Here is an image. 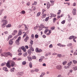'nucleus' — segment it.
I'll return each mask as SVG.
<instances>
[{
    "mask_svg": "<svg viewBox=\"0 0 77 77\" xmlns=\"http://www.w3.org/2000/svg\"><path fill=\"white\" fill-rule=\"evenodd\" d=\"M1 22H2V23H5L2 25V27H3V28L5 27L6 24L8 23V21H7V20H2L1 21Z\"/></svg>",
    "mask_w": 77,
    "mask_h": 77,
    "instance_id": "nucleus-1",
    "label": "nucleus"
},
{
    "mask_svg": "<svg viewBox=\"0 0 77 77\" xmlns=\"http://www.w3.org/2000/svg\"><path fill=\"white\" fill-rule=\"evenodd\" d=\"M15 43L17 45H20V37H18V39L15 41Z\"/></svg>",
    "mask_w": 77,
    "mask_h": 77,
    "instance_id": "nucleus-2",
    "label": "nucleus"
},
{
    "mask_svg": "<svg viewBox=\"0 0 77 77\" xmlns=\"http://www.w3.org/2000/svg\"><path fill=\"white\" fill-rule=\"evenodd\" d=\"M10 63L11 64V66H12V67H14L15 65V63L13 61H11Z\"/></svg>",
    "mask_w": 77,
    "mask_h": 77,
    "instance_id": "nucleus-3",
    "label": "nucleus"
},
{
    "mask_svg": "<svg viewBox=\"0 0 77 77\" xmlns=\"http://www.w3.org/2000/svg\"><path fill=\"white\" fill-rule=\"evenodd\" d=\"M62 66L60 65H58L56 67L57 69H59V70L61 69H62Z\"/></svg>",
    "mask_w": 77,
    "mask_h": 77,
    "instance_id": "nucleus-4",
    "label": "nucleus"
},
{
    "mask_svg": "<svg viewBox=\"0 0 77 77\" xmlns=\"http://www.w3.org/2000/svg\"><path fill=\"white\" fill-rule=\"evenodd\" d=\"M76 9H73L72 11V13L73 14V15H76Z\"/></svg>",
    "mask_w": 77,
    "mask_h": 77,
    "instance_id": "nucleus-5",
    "label": "nucleus"
},
{
    "mask_svg": "<svg viewBox=\"0 0 77 77\" xmlns=\"http://www.w3.org/2000/svg\"><path fill=\"white\" fill-rule=\"evenodd\" d=\"M47 8L49 9V8H50V6L51 5V4H50L49 2H47Z\"/></svg>",
    "mask_w": 77,
    "mask_h": 77,
    "instance_id": "nucleus-6",
    "label": "nucleus"
},
{
    "mask_svg": "<svg viewBox=\"0 0 77 77\" xmlns=\"http://www.w3.org/2000/svg\"><path fill=\"white\" fill-rule=\"evenodd\" d=\"M20 48H21L24 52L26 51V49L25 48V47H20Z\"/></svg>",
    "mask_w": 77,
    "mask_h": 77,
    "instance_id": "nucleus-7",
    "label": "nucleus"
},
{
    "mask_svg": "<svg viewBox=\"0 0 77 77\" xmlns=\"http://www.w3.org/2000/svg\"><path fill=\"white\" fill-rule=\"evenodd\" d=\"M8 56H11V57H12V54H11L10 52H8L7 53V57Z\"/></svg>",
    "mask_w": 77,
    "mask_h": 77,
    "instance_id": "nucleus-8",
    "label": "nucleus"
},
{
    "mask_svg": "<svg viewBox=\"0 0 77 77\" xmlns=\"http://www.w3.org/2000/svg\"><path fill=\"white\" fill-rule=\"evenodd\" d=\"M50 15L51 16L50 17L51 18V17H56V14H54L53 13H51Z\"/></svg>",
    "mask_w": 77,
    "mask_h": 77,
    "instance_id": "nucleus-9",
    "label": "nucleus"
},
{
    "mask_svg": "<svg viewBox=\"0 0 77 77\" xmlns=\"http://www.w3.org/2000/svg\"><path fill=\"white\" fill-rule=\"evenodd\" d=\"M1 56H4V57H7V53H4L1 54Z\"/></svg>",
    "mask_w": 77,
    "mask_h": 77,
    "instance_id": "nucleus-10",
    "label": "nucleus"
},
{
    "mask_svg": "<svg viewBox=\"0 0 77 77\" xmlns=\"http://www.w3.org/2000/svg\"><path fill=\"white\" fill-rule=\"evenodd\" d=\"M50 2L51 3V6H53V5H54V1L50 0Z\"/></svg>",
    "mask_w": 77,
    "mask_h": 77,
    "instance_id": "nucleus-11",
    "label": "nucleus"
},
{
    "mask_svg": "<svg viewBox=\"0 0 77 77\" xmlns=\"http://www.w3.org/2000/svg\"><path fill=\"white\" fill-rule=\"evenodd\" d=\"M2 69L3 70H4L5 71H6V72H7V71H8V69L6 67H3L2 68Z\"/></svg>",
    "mask_w": 77,
    "mask_h": 77,
    "instance_id": "nucleus-12",
    "label": "nucleus"
},
{
    "mask_svg": "<svg viewBox=\"0 0 77 77\" xmlns=\"http://www.w3.org/2000/svg\"><path fill=\"white\" fill-rule=\"evenodd\" d=\"M29 37L28 36H26V37L24 39V41L25 42H27V40H29Z\"/></svg>",
    "mask_w": 77,
    "mask_h": 77,
    "instance_id": "nucleus-13",
    "label": "nucleus"
},
{
    "mask_svg": "<svg viewBox=\"0 0 77 77\" xmlns=\"http://www.w3.org/2000/svg\"><path fill=\"white\" fill-rule=\"evenodd\" d=\"M6 66L8 67V68H11V66H10V63L9 62H8L6 64Z\"/></svg>",
    "mask_w": 77,
    "mask_h": 77,
    "instance_id": "nucleus-14",
    "label": "nucleus"
},
{
    "mask_svg": "<svg viewBox=\"0 0 77 77\" xmlns=\"http://www.w3.org/2000/svg\"><path fill=\"white\" fill-rule=\"evenodd\" d=\"M17 33V30H15L13 31V32L12 33V35H15Z\"/></svg>",
    "mask_w": 77,
    "mask_h": 77,
    "instance_id": "nucleus-15",
    "label": "nucleus"
},
{
    "mask_svg": "<svg viewBox=\"0 0 77 77\" xmlns=\"http://www.w3.org/2000/svg\"><path fill=\"white\" fill-rule=\"evenodd\" d=\"M74 35H72L70 36L69 37V39L70 40H71V39H73V38H74Z\"/></svg>",
    "mask_w": 77,
    "mask_h": 77,
    "instance_id": "nucleus-16",
    "label": "nucleus"
},
{
    "mask_svg": "<svg viewBox=\"0 0 77 77\" xmlns=\"http://www.w3.org/2000/svg\"><path fill=\"white\" fill-rule=\"evenodd\" d=\"M28 54H27V52H25L23 54V56L24 57H26L28 55Z\"/></svg>",
    "mask_w": 77,
    "mask_h": 77,
    "instance_id": "nucleus-17",
    "label": "nucleus"
},
{
    "mask_svg": "<svg viewBox=\"0 0 77 77\" xmlns=\"http://www.w3.org/2000/svg\"><path fill=\"white\" fill-rule=\"evenodd\" d=\"M14 69H15V68L14 67L10 69L11 72H14Z\"/></svg>",
    "mask_w": 77,
    "mask_h": 77,
    "instance_id": "nucleus-18",
    "label": "nucleus"
},
{
    "mask_svg": "<svg viewBox=\"0 0 77 77\" xmlns=\"http://www.w3.org/2000/svg\"><path fill=\"white\" fill-rule=\"evenodd\" d=\"M27 58L28 59V60L29 61H31L32 60V57L30 56H28L27 57Z\"/></svg>",
    "mask_w": 77,
    "mask_h": 77,
    "instance_id": "nucleus-19",
    "label": "nucleus"
},
{
    "mask_svg": "<svg viewBox=\"0 0 77 77\" xmlns=\"http://www.w3.org/2000/svg\"><path fill=\"white\" fill-rule=\"evenodd\" d=\"M13 42H13V41H12V40H10V41L9 42V44H10V45H12V44H13Z\"/></svg>",
    "mask_w": 77,
    "mask_h": 77,
    "instance_id": "nucleus-20",
    "label": "nucleus"
},
{
    "mask_svg": "<svg viewBox=\"0 0 77 77\" xmlns=\"http://www.w3.org/2000/svg\"><path fill=\"white\" fill-rule=\"evenodd\" d=\"M72 69L74 70V71H76L77 70V66H75V67H72Z\"/></svg>",
    "mask_w": 77,
    "mask_h": 77,
    "instance_id": "nucleus-21",
    "label": "nucleus"
},
{
    "mask_svg": "<svg viewBox=\"0 0 77 77\" xmlns=\"http://www.w3.org/2000/svg\"><path fill=\"white\" fill-rule=\"evenodd\" d=\"M40 26L41 27H42V28H44V29H45L46 28V27L44 26V25L43 24H42L40 25Z\"/></svg>",
    "mask_w": 77,
    "mask_h": 77,
    "instance_id": "nucleus-22",
    "label": "nucleus"
},
{
    "mask_svg": "<svg viewBox=\"0 0 77 77\" xmlns=\"http://www.w3.org/2000/svg\"><path fill=\"white\" fill-rule=\"evenodd\" d=\"M18 36H20V31H19L18 35H16V36L14 37V39H16L17 38V37H18Z\"/></svg>",
    "mask_w": 77,
    "mask_h": 77,
    "instance_id": "nucleus-23",
    "label": "nucleus"
},
{
    "mask_svg": "<svg viewBox=\"0 0 77 77\" xmlns=\"http://www.w3.org/2000/svg\"><path fill=\"white\" fill-rule=\"evenodd\" d=\"M46 16H47V14H45L42 15V18H45L46 17Z\"/></svg>",
    "mask_w": 77,
    "mask_h": 77,
    "instance_id": "nucleus-24",
    "label": "nucleus"
},
{
    "mask_svg": "<svg viewBox=\"0 0 77 77\" xmlns=\"http://www.w3.org/2000/svg\"><path fill=\"white\" fill-rule=\"evenodd\" d=\"M72 62L74 64H76L77 63V61L75 60H73Z\"/></svg>",
    "mask_w": 77,
    "mask_h": 77,
    "instance_id": "nucleus-25",
    "label": "nucleus"
},
{
    "mask_svg": "<svg viewBox=\"0 0 77 77\" xmlns=\"http://www.w3.org/2000/svg\"><path fill=\"white\" fill-rule=\"evenodd\" d=\"M40 15H41V12H38L37 14L36 17H39V16H40Z\"/></svg>",
    "mask_w": 77,
    "mask_h": 77,
    "instance_id": "nucleus-26",
    "label": "nucleus"
},
{
    "mask_svg": "<svg viewBox=\"0 0 77 77\" xmlns=\"http://www.w3.org/2000/svg\"><path fill=\"white\" fill-rule=\"evenodd\" d=\"M50 29L51 30H53L55 29V27L54 26H52L51 27Z\"/></svg>",
    "mask_w": 77,
    "mask_h": 77,
    "instance_id": "nucleus-27",
    "label": "nucleus"
},
{
    "mask_svg": "<svg viewBox=\"0 0 77 77\" xmlns=\"http://www.w3.org/2000/svg\"><path fill=\"white\" fill-rule=\"evenodd\" d=\"M11 27V24H8L6 26V27H7V28H8V27Z\"/></svg>",
    "mask_w": 77,
    "mask_h": 77,
    "instance_id": "nucleus-28",
    "label": "nucleus"
},
{
    "mask_svg": "<svg viewBox=\"0 0 77 77\" xmlns=\"http://www.w3.org/2000/svg\"><path fill=\"white\" fill-rule=\"evenodd\" d=\"M29 66L30 68H32V64L31 62H30L29 63Z\"/></svg>",
    "mask_w": 77,
    "mask_h": 77,
    "instance_id": "nucleus-29",
    "label": "nucleus"
},
{
    "mask_svg": "<svg viewBox=\"0 0 77 77\" xmlns=\"http://www.w3.org/2000/svg\"><path fill=\"white\" fill-rule=\"evenodd\" d=\"M71 64H72V61H70L67 64V65H68V66H70Z\"/></svg>",
    "mask_w": 77,
    "mask_h": 77,
    "instance_id": "nucleus-30",
    "label": "nucleus"
},
{
    "mask_svg": "<svg viewBox=\"0 0 77 77\" xmlns=\"http://www.w3.org/2000/svg\"><path fill=\"white\" fill-rule=\"evenodd\" d=\"M66 63H67V61H64L63 63V65H66Z\"/></svg>",
    "mask_w": 77,
    "mask_h": 77,
    "instance_id": "nucleus-31",
    "label": "nucleus"
},
{
    "mask_svg": "<svg viewBox=\"0 0 77 77\" xmlns=\"http://www.w3.org/2000/svg\"><path fill=\"white\" fill-rule=\"evenodd\" d=\"M22 64L23 65H25L26 64V62L25 61H23L22 63Z\"/></svg>",
    "mask_w": 77,
    "mask_h": 77,
    "instance_id": "nucleus-32",
    "label": "nucleus"
},
{
    "mask_svg": "<svg viewBox=\"0 0 77 77\" xmlns=\"http://www.w3.org/2000/svg\"><path fill=\"white\" fill-rule=\"evenodd\" d=\"M24 26H25V29L26 30H28V28H27V26H26V25L25 24H24Z\"/></svg>",
    "mask_w": 77,
    "mask_h": 77,
    "instance_id": "nucleus-33",
    "label": "nucleus"
},
{
    "mask_svg": "<svg viewBox=\"0 0 77 77\" xmlns=\"http://www.w3.org/2000/svg\"><path fill=\"white\" fill-rule=\"evenodd\" d=\"M57 57H58L59 58H60L62 57V55L61 54H58L57 55Z\"/></svg>",
    "mask_w": 77,
    "mask_h": 77,
    "instance_id": "nucleus-34",
    "label": "nucleus"
},
{
    "mask_svg": "<svg viewBox=\"0 0 77 77\" xmlns=\"http://www.w3.org/2000/svg\"><path fill=\"white\" fill-rule=\"evenodd\" d=\"M24 73L23 72H20V76H22L23 75Z\"/></svg>",
    "mask_w": 77,
    "mask_h": 77,
    "instance_id": "nucleus-35",
    "label": "nucleus"
},
{
    "mask_svg": "<svg viewBox=\"0 0 77 77\" xmlns=\"http://www.w3.org/2000/svg\"><path fill=\"white\" fill-rule=\"evenodd\" d=\"M49 17H47L45 18V21H48V19H49Z\"/></svg>",
    "mask_w": 77,
    "mask_h": 77,
    "instance_id": "nucleus-36",
    "label": "nucleus"
},
{
    "mask_svg": "<svg viewBox=\"0 0 77 77\" xmlns=\"http://www.w3.org/2000/svg\"><path fill=\"white\" fill-rule=\"evenodd\" d=\"M33 41L32 40H31L30 43V44L31 45H33Z\"/></svg>",
    "mask_w": 77,
    "mask_h": 77,
    "instance_id": "nucleus-37",
    "label": "nucleus"
},
{
    "mask_svg": "<svg viewBox=\"0 0 77 77\" xmlns=\"http://www.w3.org/2000/svg\"><path fill=\"white\" fill-rule=\"evenodd\" d=\"M61 23L62 24H65V20H63L61 22Z\"/></svg>",
    "mask_w": 77,
    "mask_h": 77,
    "instance_id": "nucleus-38",
    "label": "nucleus"
},
{
    "mask_svg": "<svg viewBox=\"0 0 77 77\" xmlns=\"http://www.w3.org/2000/svg\"><path fill=\"white\" fill-rule=\"evenodd\" d=\"M58 12H59L57 13V15H60V14L61 12V10H59L58 11Z\"/></svg>",
    "mask_w": 77,
    "mask_h": 77,
    "instance_id": "nucleus-39",
    "label": "nucleus"
},
{
    "mask_svg": "<svg viewBox=\"0 0 77 77\" xmlns=\"http://www.w3.org/2000/svg\"><path fill=\"white\" fill-rule=\"evenodd\" d=\"M5 64H6V63H3L1 64V66H4L5 65Z\"/></svg>",
    "mask_w": 77,
    "mask_h": 77,
    "instance_id": "nucleus-40",
    "label": "nucleus"
},
{
    "mask_svg": "<svg viewBox=\"0 0 77 77\" xmlns=\"http://www.w3.org/2000/svg\"><path fill=\"white\" fill-rule=\"evenodd\" d=\"M37 5V2H34V3L33 4H32V5Z\"/></svg>",
    "mask_w": 77,
    "mask_h": 77,
    "instance_id": "nucleus-41",
    "label": "nucleus"
},
{
    "mask_svg": "<svg viewBox=\"0 0 77 77\" xmlns=\"http://www.w3.org/2000/svg\"><path fill=\"white\" fill-rule=\"evenodd\" d=\"M64 67L65 69H68V68H69V66H64Z\"/></svg>",
    "mask_w": 77,
    "mask_h": 77,
    "instance_id": "nucleus-42",
    "label": "nucleus"
},
{
    "mask_svg": "<svg viewBox=\"0 0 77 77\" xmlns=\"http://www.w3.org/2000/svg\"><path fill=\"white\" fill-rule=\"evenodd\" d=\"M71 45H72V44L71 43H69L67 45L68 47H70V46H71Z\"/></svg>",
    "mask_w": 77,
    "mask_h": 77,
    "instance_id": "nucleus-43",
    "label": "nucleus"
},
{
    "mask_svg": "<svg viewBox=\"0 0 77 77\" xmlns=\"http://www.w3.org/2000/svg\"><path fill=\"white\" fill-rule=\"evenodd\" d=\"M45 11H46V10H45V9H43L42 10V14H44V12H45Z\"/></svg>",
    "mask_w": 77,
    "mask_h": 77,
    "instance_id": "nucleus-44",
    "label": "nucleus"
},
{
    "mask_svg": "<svg viewBox=\"0 0 77 77\" xmlns=\"http://www.w3.org/2000/svg\"><path fill=\"white\" fill-rule=\"evenodd\" d=\"M32 59H36V57L35 56H33L32 57Z\"/></svg>",
    "mask_w": 77,
    "mask_h": 77,
    "instance_id": "nucleus-45",
    "label": "nucleus"
},
{
    "mask_svg": "<svg viewBox=\"0 0 77 77\" xmlns=\"http://www.w3.org/2000/svg\"><path fill=\"white\" fill-rule=\"evenodd\" d=\"M62 44L60 43H58L57 45L58 46H59V47H62Z\"/></svg>",
    "mask_w": 77,
    "mask_h": 77,
    "instance_id": "nucleus-46",
    "label": "nucleus"
},
{
    "mask_svg": "<svg viewBox=\"0 0 77 77\" xmlns=\"http://www.w3.org/2000/svg\"><path fill=\"white\" fill-rule=\"evenodd\" d=\"M21 13L22 14H25L26 12L24 11H22Z\"/></svg>",
    "mask_w": 77,
    "mask_h": 77,
    "instance_id": "nucleus-47",
    "label": "nucleus"
},
{
    "mask_svg": "<svg viewBox=\"0 0 77 77\" xmlns=\"http://www.w3.org/2000/svg\"><path fill=\"white\" fill-rule=\"evenodd\" d=\"M35 72H38V71H39V69H35Z\"/></svg>",
    "mask_w": 77,
    "mask_h": 77,
    "instance_id": "nucleus-48",
    "label": "nucleus"
},
{
    "mask_svg": "<svg viewBox=\"0 0 77 77\" xmlns=\"http://www.w3.org/2000/svg\"><path fill=\"white\" fill-rule=\"evenodd\" d=\"M38 35L37 34H36L35 35V37L36 38H38Z\"/></svg>",
    "mask_w": 77,
    "mask_h": 77,
    "instance_id": "nucleus-49",
    "label": "nucleus"
},
{
    "mask_svg": "<svg viewBox=\"0 0 77 77\" xmlns=\"http://www.w3.org/2000/svg\"><path fill=\"white\" fill-rule=\"evenodd\" d=\"M32 45H29V48L30 49L32 48Z\"/></svg>",
    "mask_w": 77,
    "mask_h": 77,
    "instance_id": "nucleus-50",
    "label": "nucleus"
},
{
    "mask_svg": "<svg viewBox=\"0 0 77 77\" xmlns=\"http://www.w3.org/2000/svg\"><path fill=\"white\" fill-rule=\"evenodd\" d=\"M42 60H43V59L42 58H41L39 59V61L40 62H41L42 61Z\"/></svg>",
    "mask_w": 77,
    "mask_h": 77,
    "instance_id": "nucleus-51",
    "label": "nucleus"
},
{
    "mask_svg": "<svg viewBox=\"0 0 77 77\" xmlns=\"http://www.w3.org/2000/svg\"><path fill=\"white\" fill-rule=\"evenodd\" d=\"M49 48H53V45H52V44H51L49 46Z\"/></svg>",
    "mask_w": 77,
    "mask_h": 77,
    "instance_id": "nucleus-52",
    "label": "nucleus"
},
{
    "mask_svg": "<svg viewBox=\"0 0 77 77\" xmlns=\"http://www.w3.org/2000/svg\"><path fill=\"white\" fill-rule=\"evenodd\" d=\"M31 37L33 38V39H34V38H35V36H34V35H33V34L31 35Z\"/></svg>",
    "mask_w": 77,
    "mask_h": 77,
    "instance_id": "nucleus-53",
    "label": "nucleus"
},
{
    "mask_svg": "<svg viewBox=\"0 0 77 77\" xmlns=\"http://www.w3.org/2000/svg\"><path fill=\"white\" fill-rule=\"evenodd\" d=\"M56 20H57V19H56V18H55L53 19L54 23L55 21H56Z\"/></svg>",
    "mask_w": 77,
    "mask_h": 77,
    "instance_id": "nucleus-54",
    "label": "nucleus"
},
{
    "mask_svg": "<svg viewBox=\"0 0 77 77\" xmlns=\"http://www.w3.org/2000/svg\"><path fill=\"white\" fill-rule=\"evenodd\" d=\"M8 37H9L10 38H12V35H10L8 36Z\"/></svg>",
    "mask_w": 77,
    "mask_h": 77,
    "instance_id": "nucleus-55",
    "label": "nucleus"
},
{
    "mask_svg": "<svg viewBox=\"0 0 77 77\" xmlns=\"http://www.w3.org/2000/svg\"><path fill=\"white\" fill-rule=\"evenodd\" d=\"M42 50L41 49H39L38 51V53H41V52H42Z\"/></svg>",
    "mask_w": 77,
    "mask_h": 77,
    "instance_id": "nucleus-56",
    "label": "nucleus"
},
{
    "mask_svg": "<svg viewBox=\"0 0 77 77\" xmlns=\"http://www.w3.org/2000/svg\"><path fill=\"white\" fill-rule=\"evenodd\" d=\"M29 33V30H28L26 32H25V33L26 34H28Z\"/></svg>",
    "mask_w": 77,
    "mask_h": 77,
    "instance_id": "nucleus-57",
    "label": "nucleus"
},
{
    "mask_svg": "<svg viewBox=\"0 0 77 77\" xmlns=\"http://www.w3.org/2000/svg\"><path fill=\"white\" fill-rule=\"evenodd\" d=\"M48 31V29H46L44 31V33H45V32H47Z\"/></svg>",
    "mask_w": 77,
    "mask_h": 77,
    "instance_id": "nucleus-58",
    "label": "nucleus"
},
{
    "mask_svg": "<svg viewBox=\"0 0 77 77\" xmlns=\"http://www.w3.org/2000/svg\"><path fill=\"white\" fill-rule=\"evenodd\" d=\"M4 33L6 34H8V31H5L4 32Z\"/></svg>",
    "mask_w": 77,
    "mask_h": 77,
    "instance_id": "nucleus-59",
    "label": "nucleus"
},
{
    "mask_svg": "<svg viewBox=\"0 0 77 77\" xmlns=\"http://www.w3.org/2000/svg\"><path fill=\"white\" fill-rule=\"evenodd\" d=\"M25 47L26 49H28V48H29V46H28L27 45L25 46Z\"/></svg>",
    "mask_w": 77,
    "mask_h": 77,
    "instance_id": "nucleus-60",
    "label": "nucleus"
},
{
    "mask_svg": "<svg viewBox=\"0 0 77 77\" xmlns=\"http://www.w3.org/2000/svg\"><path fill=\"white\" fill-rule=\"evenodd\" d=\"M52 54L53 55V56H54L55 55H56L57 54V53H53Z\"/></svg>",
    "mask_w": 77,
    "mask_h": 77,
    "instance_id": "nucleus-61",
    "label": "nucleus"
},
{
    "mask_svg": "<svg viewBox=\"0 0 77 77\" xmlns=\"http://www.w3.org/2000/svg\"><path fill=\"white\" fill-rule=\"evenodd\" d=\"M42 37L43 38H46V36L44 35H43L42 36Z\"/></svg>",
    "mask_w": 77,
    "mask_h": 77,
    "instance_id": "nucleus-62",
    "label": "nucleus"
},
{
    "mask_svg": "<svg viewBox=\"0 0 77 77\" xmlns=\"http://www.w3.org/2000/svg\"><path fill=\"white\" fill-rule=\"evenodd\" d=\"M73 4V6H76V3H75V2Z\"/></svg>",
    "mask_w": 77,
    "mask_h": 77,
    "instance_id": "nucleus-63",
    "label": "nucleus"
},
{
    "mask_svg": "<svg viewBox=\"0 0 77 77\" xmlns=\"http://www.w3.org/2000/svg\"><path fill=\"white\" fill-rule=\"evenodd\" d=\"M30 50L31 51H34V49L33 48H31Z\"/></svg>",
    "mask_w": 77,
    "mask_h": 77,
    "instance_id": "nucleus-64",
    "label": "nucleus"
}]
</instances>
